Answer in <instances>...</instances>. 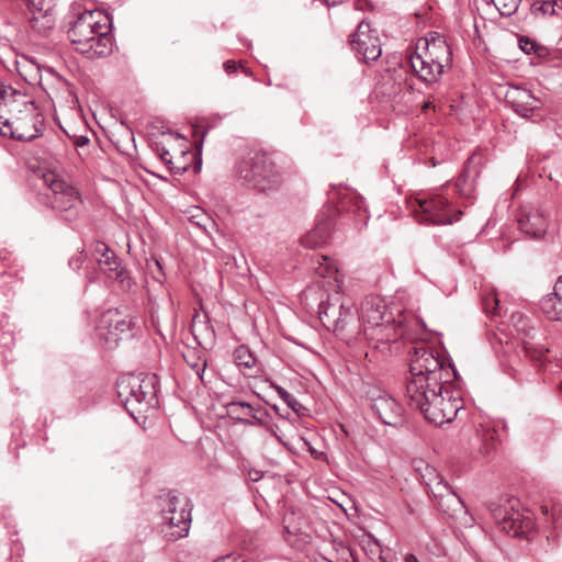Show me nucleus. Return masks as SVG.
<instances>
[{
  "instance_id": "1",
  "label": "nucleus",
  "mask_w": 562,
  "mask_h": 562,
  "mask_svg": "<svg viewBox=\"0 0 562 562\" xmlns=\"http://www.w3.org/2000/svg\"><path fill=\"white\" fill-rule=\"evenodd\" d=\"M409 373L406 382V398L411 407L418 409L425 405L430 394L442 391L457 371L424 344L411 346Z\"/></svg>"
},
{
  "instance_id": "2",
  "label": "nucleus",
  "mask_w": 562,
  "mask_h": 562,
  "mask_svg": "<svg viewBox=\"0 0 562 562\" xmlns=\"http://www.w3.org/2000/svg\"><path fill=\"white\" fill-rule=\"evenodd\" d=\"M29 91L21 92L0 83V134L19 140L35 137V103Z\"/></svg>"
},
{
  "instance_id": "3",
  "label": "nucleus",
  "mask_w": 562,
  "mask_h": 562,
  "mask_svg": "<svg viewBox=\"0 0 562 562\" xmlns=\"http://www.w3.org/2000/svg\"><path fill=\"white\" fill-rule=\"evenodd\" d=\"M359 318L364 336L374 340V347L381 348L382 351L389 349V345L400 337H409L406 317L398 314V318L395 319L393 313L387 312V306L380 296L371 295L363 300Z\"/></svg>"
},
{
  "instance_id": "4",
  "label": "nucleus",
  "mask_w": 562,
  "mask_h": 562,
  "mask_svg": "<svg viewBox=\"0 0 562 562\" xmlns=\"http://www.w3.org/2000/svg\"><path fill=\"white\" fill-rule=\"evenodd\" d=\"M75 49L87 58H99L112 53L113 43L108 18L94 10L77 14L68 30Z\"/></svg>"
},
{
  "instance_id": "5",
  "label": "nucleus",
  "mask_w": 562,
  "mask_h": 562,
  "mask_svg": "<svg viewBox=\"0 0 562 562\" xmlns=\"http://www.w3.org/2000/svg\"><path fill=\"white\" fill-rule=\"evenodd\" d=\"M155 374H126L116 382V392L121 403L131 415L142 413L154 406L157 394Z\"/></svg>"
},
{
  "instance_id": "6",
  "label": "nucleus",
  "mask_w": 562,
  "mask_h": 562,
  "mask_svg": "<svg viewBox=\"0 0 562 562\" xmlns=\"http://www.w3.org/2000/svg\"><path fill=\"white\" fill-rule=\"evenodd\" d=\"M237 175L261 192L277 190L283 181L280 168L265 153H255L243 159L237 166Z\"/></svg>"
},
{
  "instance_id": "7",
  "label": "nucleus",
  "mask_w": 562,
  "mask_h": 562,
  "mask_svg": "<svg viewBox=\"0 0 562 562\" xmlns=\"http://www.w3.org/2000/svg\"><path fill=\"white\" fill-rule=\"evenodd\" d=\"M43 190L37 194V201L58 211H70L79 200L77 190L67 183L54 170L41 175Z\"/></svg>"
},
{
  "instance_id": "8",
  "label": "nucleus",
  "mask_w": 562,
  "mask_h": 562,
  "mask_svg": "<svg viewBox=\"0 0 562 562\" xmlns=\"http://www.w3.org/2000/svg\"><path fill=\"white\" fill-rule=\"evenodd\" d=\"M430 395L431 397L418 411L426 420L436 426L452 422L462 408L461 397L454 394L448 384L443 385L442 391Z\"/></svg>"
},
{
  "instance_id": "9",
  "label": "nucleus",
  "mask_w": 562,
  "mask_h": 562,
  "mask_svg": "<svg viewBox=\"0 0 562 562\" xmlns=\"http://www.w3.org/2000/svg\"><path fill=\"white\" fill-rule=\"evenodd\" d=\"M519 501L510 498L505 505H491V514L502 530L514 537L522 536L533 528L532 519L519 509Z\"/></svg>"
},
{
  "instance_id": "10",
  "label": "nucleus",
  "mask_w": 562,
  "mask_h": 562,
  "mask_svg": "<svg viewBox=\"0 0 562 562\" xmlns=\"http://www.w3.org/2000/svg\"><path fill=\"white\" fill-rule=\"evenodd\" d=\"M417 207L414 209L416 218L424 224L445 225L459 221L461 211L452 214L448 200L441 195L430 199L417 200Z\"/></svg>"
},
{
  "instance_id": "11",
  "label": "nucleus",
  "mask_w": 562,
  "mask_h": 562,
  "mask_svg": "<svg viewBox=\"0 0 562 562\" xmlns=\"http://www.w3.org/2000/svg\"><path fill=\"white\" fill-rule=\"evenodd\" d=\"M350 44L352 49L357 53L363 61H374L381 54V43L375 30L367 21H361L353 35L351 36Z\"/></svg>"
},
{
  "instance_id": "12",
  "label": "nucleus",
  "mask_w": 562,
  "mask_h": 562,
  "mask_svg": "<svg viewBox=\"0 0 562 562\" xmlns=\"http://www.w3.org/2000/svg\"><path fill=\"white\" fill-rule=\"evenodd\" d=\"M319 319L322 324L333 331L342 330L348 322L353 317V311L350 305L337 302H322L318 307Z\"/></svg>"
},
{
  "instance_id": "13",
  "label": "nucleus",
  "mask_w": 562,
  "mask_h": 562,
  "mask_svg": "<svg viewBox=\"0 0 562 562\" xmlns=\"http://www.w3.org/2000/svg\"><path fill=\"white\" fill-rule=\"evenodd\" d=\"M371 401L372 411L384 425L398 426L402 424L403 408L394 397L379 391L378 395H372Z\"/></svg>"
},
{
  "instance_id": "14",
  "label": "nucleus",
  "mask_w": 562,
  "mask_h": 562,
  "mask_svg": "<svg viewBox=\"0 0 562 562\" xmlns=\"http://www.w3.org/2000/svg\"><path fill=\"white\" fill-rule=\"evenodd\" d=\"M426 470L429 472V475H435L436 482L432 484L431 480H427V475H424V484L428 487L432 497L437 499L438 505L443 509H450L456 505L462 506L461 498L453 492L445 479L437 473L436 469L426 465Z\"/></svg>"
},
{
  "instance_id": "15",
  "label": "nucleus",
  "mask_w": 562,
  "mask_h": 562,
  "mask_svg": "<svg viewBox=\"0 0 562 562\" xmlns=\"http://www.w3.org/2000/svg\"><path fill=\"white\" fill-rule=\"evenodd\" d=\"M91 255L103 273L111 279L123 281L124 269L119 257L108 245L94 241L91 246Z\"/></svg>"
},
{
  "instance_id": "16",
  "label": "nucleus",
  "mask_w": 562,
  "mask_h": 562,
  "mask_svg": "<svg viewBox=\"0 0 562 562\" xmlns=\"http://www.w3.org/2000/svg\"><path fill=\"white\" fill-rule=\"evenodd\" d=\"M505 101L522 117H529L541 105L540 99L535 97L530 90L518 86L508 87Z\"/></svg>"
},
{
  "instance_id": "17",
  "label": "nucleus",
  "mask_w": 562,
  "mask_h": 562,
  "mask_svg": "<svg viewBox=\"0 0 562 562\" xmlns=\"http://www.w3.org/2000/svg\"><path fill=\"white\" fill-rule=\"evenodd\" d=\"M169 516L166 517L170 526L179 528L177 533H172L176 538L186 537L189 532L191 522V512L188 508L186 498H179L176 495L169 496L168 508L166 510Z\"/></svg>"
},
{
  "instance_id": "18",
  "label": "nucleus",
  "mask_w": 562,
  "mask_h": 562,
  "mask_svg": "<svg viewBox=\"0 0 562 562\" xmlns=\"http://www.w3.org/2000/svg\"><path fill=\"white\" fill-rule=\"evenodd\" d=\"M407 63L413 74L426 83H434L441 76L439 67L436 68V66L430 63L425 52H414L409 54Z\"/></svg>"
},
{
  "instance_id": "19",
  "label": "nucleus",
  "mask_w": 562,
  "mask_h": 562,
  "mask_svg": "<svg viewBox=\"0 0 562 562\" xmlns=\"http://www.w3.org/2000/svg\"><path fill=\"white\" fill-rule=\"evenodd\" d=\"M424 52L430 63H432L436 68L439 67L440 75L443 72V68L451 63V49L440 36L424 40Z\"/></svg>"
},
{
  "instance_id": "20",
  "label": "nucleus",
  "mask_w": 562,
  "mask_h": 562,
  "mask_svg": "<svg viewBox=\"0 0 562 562\" xmlns=\"http://www.w3.org/2000/svg\"><path fill=\"white\" fill-rule=\"evenodd\" d=\"M520 231L532 238H540L547 229V220L538 210L525 211L518 218Z\"/></svg>"
},
{
  "instance_id": "21",
  "label": "nucleus",
  "mask_w": 562,
  "mask_h": 562,
  "mask_svg": "<svg viewBox=\"0 0 562 562\" xmlns=\"http://www.w3.org/2000/svg\"><path fill=\"white\" fill-rule=\"evenodd\" d=\"M540 310L548 319L562 322V276L557 280L553 291L541 299Z\"/></svg>"
},
{
  "instance_id": "22",
  "label": "nucleus",
  "mask_w": 562,
  "mask_h": 562,
  "mask_svg": "<svg viewBox=\"0 0 562 562\" xmlns=\"http://www.w3.org/2000/svg\"><path fill=\"white\" fill-rule=\"evenodd\" d=\"M333 229V222L330 218L322 220L319 221L316 226L306 233L302 239L301 243L306 248H318L325 245Z\"/></svg>"
},
{
  "instance_id": "23",
  "label": "nucleus",
  "mask_w": 562,
  "mask_h": 562,
  "mask_svg": "<svg viewBox=\"0 0 562 562\" xmlns=\"http://www.w3.org/2000/svg\"><path fill=\"white\" fill-rule=\"evenodd\" d=\"M111 324L106 334L101 333L100 335H105V341L110 345H117L119 340L122 339V335L128 333L134 325L132 318H120L117 317L115 321L110 317Z\"/></svg>"
},
{
  "instance_id": "24",
  "label": "nucleus",
  "mask_w": 562,
  "mask_h": 562,
  "mask_svg": "<svg viewBox=\"0 0 562 562\" xmlns=\"http://www.w3.org/2000/svg\"><path fill=\"white\" fill-rule=\"evenodd\" d=\"M54 8H55V0H43L40 4H37V13L43 12L42 27L44 29V33L54 27V24H55V18H54V13H53Z\"/></svg>"
},
{
  "instance_id": "25",
  "label": "nucleus",
  "mask_w": 562,
  "mask_h": 562,
  "mask_svg": "<svg viewBox=\"0 0 562 562\" xmlns=\"http://www.w3.org/2000/svg\"><path fill=\"white\" fill-rule=\"evenodd\" d=\"M183 359L202 381L203 373L206 368V360L195 350H189L188 352L183 353Z\"/></svg>"
},
{
  "instance_id": "26",
  "label": "nucleus",
  "mask_w": 562,
  "mask_h": 562,
  "mask_svg": "<svg viewBox=\"0 0 562 562\" xmlns=\"http://www.w3.org/2000/svg\"><path fill=\"white\" fill-rule=\"evenodd\" d=\"M524 350L528 358L532 361L538 362L540 367L548 361L547 355L550 352L549 348L542 346H536L529 341H524Z\"/></svg>"
},
{
  "instance_id": "27",
  "label": "nucleus",
  "mask_w": 562,
  "mask_h": 562,
  "mask_svg": "<svg viewBox=\"0 0 562 562\" xmlns=\"http://www.w3.org/2000/svg\"><path fill=\"white\" fill-rule=\"evenodd\" d=\"M483 307L485 313L491 316H502L503 314V307L499 305V299L494 292H490L484 295Z\"/></svg>"
},
{
  "instance_id": "28",
  "label": "nucleus",
  "mask_w": 562,
  "mask_h": 562,
  "mask_svg": "<svg viewBox=\"0 0 562 562\" xmlns=\"http://www.w3.org/2000/svg\"><path fill=\"white\" fill-rule=\"evenodd\" d=\"M340 205L342 210H347L348 212H357L359 216H361L363 201L360 196L355 193H350L346 195L341 201Z\"/></svg>"
},
{
  "instance_id": "29",
  "label": "nucleus",
  "mask_w": 562,
  "mask_h": 562,
  "mask_svg": "<svg viewBox=\"0 0 562 562\" xmlns=\"http://www.w3.org/2000/svg\"><path fill=\"white\" fill-rule=\"evenodd\" d=\"M509 323L518 333H527L529 329H532L529 317L521 312H513Z\"/></svg>"
},
{
  "instance_id": "30",
  "label": "nucleus",
  "mask_w": 562,
  "mask_h": 562,
  "mask_svg": "<svg viewBox=\"0 0 562 562\" xmlns=\"http://www.w3.org/2000/svg\"><path fill=\"white\" fill-rule=\"evenodd\" d=\"M502 15L509 16L517 10L516 0H492Z\"/></svg>"
},
{
  "instance_id": "31",
  "label": "nucleus",
  "mask_w": 562,
  "mask_h": 562,
  "mask_svg": "<svg viewBox=\"0 0 562 562\" xmlns=\"http://www.w3.org/2000/svg\"><path fill=\"white\" fill-rule=\"evenodd\" d=\"M235 359L238 366H244L245 368H251L255 364L252 355L243 347L235 351Z\"/></svg>"
},
{
  "instance_id": "32",
  "label": "nucleus",
  "mask_w": 562,
  "mask_h": 562,
  "mask_svg": "<svg viewBox=\"0 0 562 562\" xmlns=\"http://www.w3.org/2000/svg\"><path fill=\"white\" fill-rule=\"evenodd\" d=\"M274 389L278 395L288 404L289 407H291L294 412H299L301 404L291 393L279 385H276Z\"/></svg>"
},
{
  "instance_id": "33",
  "label": "nucleus",
  "mask_w": 562,
  "mask_h": 562,
  "mask_svg": "<svg viewBox=\"0 0 562 562\" xmlns=\"http://www.w3.org/2000/svg\"><path fill=\"white\" fill-rule=\"evenodd\" d=\"M237 409H243L246 415H250L255 412L252 405L247 402H231L227 404L228 415L237 413Z\"/></svg>"
},
{
  "instance_id": "34",
  "label": "nucleus",
  "mask_w": 562,
  "mask_h": 562,
  "mask_svg": "<svg viewBox=\"0 0 562 562\" xmlns=\"http://www.w3.org/2000/svg\"><path fill=\"white\" fill-rule=\"evenodd\" d=\"M191 222L196 226L201 227L204 232H207L209 226H213L214 222L204 213L195 214L191 216Z\"/></svg>"
},
{
  "instance_id": "35",
  "label": "nucleus",
  "mask_w": 562,
  "mask_h": 562,
  "mask_svg": "<svg viewBox=\"0 0 562 562\" xmlns=\"http://www.w3.org/2000/svg\"><path fill=\"white\" fill-rule=\"evenodd\" d=\"M86 257L87 255L85 254V250H80L77 255L72 256L69 260H68V266L72 269V270H79L82 266V263L85 262L86 260Z\"/></svg>"
},
{
  "instance_id": "36",
  "label": "nucleus",
  "mask_w": 562,
  "mask_h": 562,
  "mask_svg": "<svg viewBox=\"0 0 562 562\" xmlns=\"http://www.w3.org/2000/svg\"><path fill=\"white\" fill-rule=\"evenodd\" d=\"M26 60H27V57L22 56V60L16 61V68H18L20 76L23 77V79L30 83V89H33V83L29 81V76H27L29 69H27V66L25 65Z\"/></svg>"
},
{
  "instance_id": "37",
  "label": "nucleus",
  "mask_w": 562,
  "mask_h": 562,
  "mask_svg": "<svg viewBox=\"0 0 562 562\" xmlns=\"http://www.w3.org/2000/svg\"><path fill=\"white\" fill-rule=\"evenodd\" d=\"M156 151L159 155L161 161L170 166V169H173L172 159L169 150H167L164 146H160V144H156Z\"/></svg>"
},
{
  "instance_id": "38",
  "label": "nucleus",
  "mask_w": 562,
  "mask_h": 562,
  "mask_svg": "<svg viewBox=\"0 0 562 562\" xmlns=\"http://www.w3.org/2000/svg\"><path fill=\"white\" fill-rule=\"evenodd\" d=\"M519 46H520V48H521L525 53L529 54V53H531V52L533 50V48H535V42H533V41H531L530 38H527V37H525V38H520V40H519Z\"/></svg>"
},
{
  "instance_id": "39",
  "label": "nucleus",
  "mask_w": 562,
  "mask_h": 562,
  "mask_svg": "<svg viewBox=\"0 0 562 562\" xmlns=\"http://www.w3.org/2000/svg\"><path fill=\"white\" fill-rule=\"evenodd\" d=\"M465 181H467V171H463L460 175V177L456 183V187L458 188L460 193H465Z\"/></svg>"
},
{
  "instance_id": "40",
  "label": "nucleus",
  "mask_w": 562,
  "mask_h": 562,
  "mask_svg": "<svg viewBox=\"0 0 562 562\" xmlns=\"http://www.w3.org/2000/svg\"><path fill=\"white\" fill-rule=\"evenodd\" d=\"M252 416L254 419H246V418H243V417H238V423H241L244 425H255V424H261V419L258 418L254 413L250 414Z\"/></svg>"
},
{
  "instance_id": "41",
  "label": "nucleus",
  "mask_w": 562,
  "mask_h": 562,
  "mask_svg": "<svg viewBox=\"0 0 562 562\" xmlns=\"http://www.w3.org/2000/svg\"><path fill=\"white\" fill-rule=\"evenodd\" d=\"M248 477L252 482H258L262 477V472L258 470H249L248 471Z\"/></svg>"
},
{
  "instance_id": "42",
  "label": "nucleus",
  "mask_w": 562,
  "mask_h": 562,
  "mask_svg": "<svg viewBox=\"0 0 562 562\" xmlns=\"http://www.w3.org/2000/svg\"><path fill=\"white\" fill-rule=\"evenodd\" d=\"M223 67L227 72H233L237 69L236 63L234 60H226L223 64Z\"/></svg>"
},
{
  "instance_id": "43",
  "label": "nucleus",
  "mask_w": 562,
  "mask_h": 562,
  "mask_svg": "<svg viewBox=\"0 0 562 562\" xmlns=\"http://www.w3.org/2000/svg\"><path fill=\"white\" fill-rule=\"evenodd\" d=\"M541 9L543 12L554 13V2L546 1V2H543Z\"/></svg>"
},
{
  "instance_id": "44",
  "label": "nucleus",
  "mask_w": 562,
  "mask_h": 562,
  "mask_svg": "<svg viewBox=\"0 0 562 562\" xmlns=\"http://www.w3.org/2000/svg\"><path fill=\"white\" fill-rule=\"evenodd\" d=\"M88 143H89V138H88V137H86V136H79V137L76 139V142H75V144H76L77 146H85V145H87Z\"/></svg>"
},
{
  "instance_id": "45",
  "label": "nucleus",
  "mask_w": 562,
  "mask_h": 562,
  "mask_svg": "<svg viewBox=\"0 0 562 562\" xmlns=\"http://www.w3.org/2000/svg\"><path fill=\"white\" fill-rule=\"evenodd\" d=\"M404 560L405 562H418L417 558L412 553H407Z\"/></svg>"
},
{
  "instance_id": "46",
  "label": "nucleus",
  "mask_w": 562,
  "mask_h": 562,
  "mask_svg": "<svg viewBox=\"0 0 562 562\" xmlns=\"http://www.w3.org/2000/svg\"><path fill=\"white\" fill-rule=\"evenodd\" d=\"M424 475H427V480H431V483L435 484V475H429V472H427V470L425 469V472L422 473V480L424 481Z\"/></svg>"
},
{
  "instance_id": "47",
  "label": "nucleus",
  "mask_w": 562,
  "mask_h": 562,
  "mask_svg": "<svg viewBox=\"0 0 562 562\" xmlns=\"http://www.w3.org/2000/svg\"><path fill=\"white\" fill-rule=\"evenodd\" d=\"M241 414H245V412L243 409H237V413L229 416L236 418V420L238 422V417H241Z\"/></svg>"
},
{
  "instance_id": "48",
  "label": "nucleus",
  "mask_w": 562,
  "mask_h": 562,
  "mask_svg": "<svg viewBox=\"0 0 562 562\" xmlns=\"http://www.w3.org/2000/svg\"><path fill=\"white\" fill-rule=\"evenodd\" d=\"M26 4V7L29 8L30 11H32V0H23Z\"/></svg>"
},
{
  "instance_id": "49",
  "label": "nucleus",
  "mask_w": 562,
  "mask_h": 562,
  "mask_svg": "<svg viewBox=\"0 0 562 562\" xmlns=\"http://www.w3.org/2000/svg\"><path fill=\"white\" fill-rule=\"evenodd\" d=\"M429 108H432V103H431L430 101H427V102L424 104L423 109H424V110H427V109H429Z\"/></svg>"
},
{
  "instance_id": "50",
  "label": "nucleus",
  "mask_w": 562,
  "mask_h": 562,
  "mask_svg": "<svg viewBox=\"0 0 562 562\" xmlns=\"http://www.w3.org/2000/svg\"><path fill=\"white\" fill-rule=\"evenodd\" d=\"M548 512H549V510H548V507H547V506H543V507H542V513H543L544 515H548Z\"/></svg>"
},
{
  "instance_id": "51",
  "label": "nucleus",
  "mask_w": 562,
  "mask_h": 562,
  "mask_svg": "<svg viewBox=\"0 0 562 562\" xmlns=\"http://www.w3.org/2000/svg\"><path fill=\"white\" fill-rule=\"evenodd\" d=\"M560 390H561V392H562V381L560 382Z\"/></svg>"
}]
</instances>
